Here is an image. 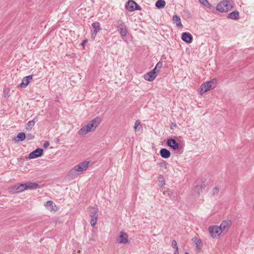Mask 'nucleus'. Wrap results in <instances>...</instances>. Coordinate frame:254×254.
I'll list each match as a JSON object with an SVG mask.
<instances>
[{
    "label": "nucleus",
    "instance_id": "obj_1",
    "mask_svg": "<svg viewBox=\"0 0 254 254\" xmlns=\"http://www.w3.org/2000/svg\"><path fill=\"white\" fill-rule=\"evenodd\" d=\"M100 122V118L98 117H96L93 120L90 121L86 126L83 127L79 129V134L85 135L89 132L93 131L98 126Z\"/></svg>",
    "mask_w": 254,
    "mask_h": 254
},
{
    "label": "nucleus",
    "instance_id": "obj_2",
    "mask_svg": "<svg viewBox=\"0 0 254 254\" xmlns=\"http://www.w3.org/2000/svg\"><path fill=\"white\" fill-rule=\"evenodd\" d=\"M90 161H85L75 165L73 169L69 172V176L73 178L77 175L81 174L83 171L87 170L89 167Z\"/></svg>",
    "mask_w": 254,
    "mask_h": 254
},
{
    "label": "nucleus",
    "instance_id": "obj_3",
    "mask_svg": "<svg viewBox=\"0 0 254 254\" xmlns=\"http://www.w3.org/2000/svg\"><path fill=\"white\" fill-rule=\"evenodd\" d=\"M232 8L233 5L231 1L229 0H224L218 3L216 9L219 12H224L228 11Z\"/></svg>",
    "mask_w": 254,
    "mask_h": 254
},
{
    "label": "nucleus",
    "instance_id": "obj_4",
    "mask_svg": "<svg viewBox=\"0 0 254 254\" xmlns=\"http://www.w3.org/2000/svg\"><path fill=\"white\" fill-rule=\"evenodd\" d=\"M217 84V81L215 79H213L206 81L201 85L200 93L201 94L214 88Z\"/></svg>",
    "mask_w": 254,
    "mask_h": 254
},
{
    "label": "nucleus",
    "instance_id": "obj_5",
    "mask_svg": "<svg viewBox=\"0 0 254 254\" xmlns=\"http://www.w3.org/2000/svg\"><path fill=\"white\" fill-rule=\"evenodd\" d=\"M116 26L120 35L122 37L126 36L127 35V26L125 23L121 20H118L116 21Z\"/></svg>",
    "mask_w": 254,
    "mask_h": 254
},
{
    "label": "nucleus",
    "instance_id": "obj_6",
    "mask_svg": "<svg viewBox=\"0 0 254 254\" xmlns=\"http://www.w3.org/2000/svg\"><path fill=\"white\" fill-rule=\"evenodd\" d=\"M90 216L91 217L90 224L92 227H94L97 223L98 219V209L95 207H92L90 210Z\"/></svg>",
    "mask_w": 254,
    "mask_h": 254
},
{
    "label": "nucleus",
    "instance_id": "obj_7",
    "mask_svg": "<svg viewBox=\"0 0 254 254\" xmlns=\"http://www.w3.org/2000/svg\"><path fill=\"white\" fill-rule=\"evenodd\" d=\"M209 232L212 238H217L220 236L222 232L219 226H212L209 227Z\"/></svg>",
    "mask_w": 254,
    "mask_h": 254
},
{
    "label": "nucleus",
    "instance_id": "obj_8",
    "mask_svg": "<svg viewBox=\"0 0 254 254\" xmlns=\"http://www.w3.org/2000/svg\"><path fill=\"white\" fill-rule=\"evenodd\" d=\"M156 76V71H155V69H152L144 75V78L147 81H152L155 79Z\"/></svg>",
    "mask_w": 254,
    "mask_h": 254
},
{
    "label": "nucleus",
    "instance_id": "obj_9",
    "mask_svg": "<svg viewBox=\"0 0 254 254\" xmlns=\"http://www.w3.org/2000/svg\"><path fill=\"white\" fill-rule=\"evenodd\" d=\"M232 222L230 220H225L223 221L219 228L221 232L222 233H226L231 225Z\"/></svg>",
    "mask_w": 254,
    "mask_h": 254
},
{
    "label": "nucleus",
    "instance_id": "obj_10",
    "mask_svg": "<svg viewBox=\"0 0 254 254\" xmlns=\"http://www.w3.org/2000/svg\"><path fill=\"white\" fill-rule=\"evenodd\" d=\"M92 26L94 29L92 32L91 38L94 40L97 33L101 29L100 27V24L98 22H95L92 24Z\"/></svg>",
    "mask_w": 254,
    "mask_h": 254
},
{
    "label": "nucleus",
    "instance_id": "obj_11",
    "mask_svg": "<svg viewBox=\"0 0 254 254\" xmlns=\"http://www.w3.org/2000/svg\"><path fill=\"white\" fill-rule=\"evenodd\" d=\"M117 241L119 244H127L128 242L127 235L124 232H121L119 238L117 239Z\"/></svg>",
    "mask_w": 254,
    "mask_h": 254
},
{
    "label": "nucleus",
    "instance_id": "obj_12",
    "mask_svg": "<svg viewBox=\"0 0 254 254\" xmlns=\"http://www.w3.org/2000/svg\"><path fill=\"white\" fill-rule=\"evenodd\" d=\"M43 150L42 148H37L31 152L29 155L30 159H34L41 156L42 155Z\"/></svg>",
    "mask_w": 254,
    "mask_h": 254
},
{
    "label": "nucleus",
    "instance_id": "obj_13",
    "mask_svg": "<svg viewBox=\"0 0 254 254\" xmlns=\"http://www.w3.org/2000/svg\"><path fill=\"white\" fill-rule=\"evenodd\" d=\"M33 79V76L32 75H30L24 77L22 80V82L20 85V86L21 88H25L29 84L30 81H31Z\"/></svg>",
    "mask_w": 254,
    "mask_h": 254
},
{
    "label": "nucleus",
    "instance_id": "obj_14",
    "mask_svg": "<svg viewBox=\"0 0 254 254\" xmlns=\"http://www.w3.org/2000/svg\"><path fill=\"white\" fill-rule=\"evenodd\" d=\"M182 39L187 43H190L192 41V36L190 33L184 32L182 34Z\"/></svg>",
    "mask_w": 254,
    "mask_h": 254
},
{
    "label": "nucleus",
    "instance_id": "obj_15",
    "mask_svg": "<svg viewBox=\"0 0 254 254\" xmlns=\"http://www.w3.org/2000/svg\"><path fill=\"white\" fill-rule=\"evenodd\" d=\"M167 145L171 147L173 150H176L179 148V143L173 138L169 139L167 142Z\"/></svg>",
    "mask_w": 254,
    "mask_h": 254
},
{
    "label": "nucleus",
    "instance_id": "obj_16",
    "mask_svg": "<svg viewBox=\"0 0 254 254\" xmlns=\"http://www.w3.org/2000/svg\"><path fill=\"white\" fill-rule=\"evenodd\" d=\"M137 3L133 0H129L126 5V8L129 11H133L135 10V6Z\"/></svg>",
    "mask_w": 254,
    "mask_h": 254
},
{
    "label": "nucleus",
    "instance_id": "obj_17",
    "mask_svg": "<svg viewBox=\"0 0 254 254\" xmlns=\"http://www.w3.org/2000/svg\"><path fill=\"white\" fill-rule=\"evenodd\" d=\"M24 185L25 190L36 189L39 186L37 183L32 182H27L24 183Z\"/></svg>",
    "mask_w": 254,
    "mask_h": 254
},
{
    "label": "nucleus",
    "instance_id": "obj_18",
    "mask_svg": "<svg viewBox=\"0 0 254 254\" xmlns=\"http://www.w3.org/2000/svg\"><path fill=\"white\" fill-rule=\"evenodd\" d=\"M227 18L235 20H238L240 18L239 11L236 10L232 11L228 14Z\"/></svg>",
    "mask_w": 254,
    "mask_h": 254
},
{
    "label": "nucleus",
    "instance_id": "obj_19",
    "mask_svg": "<svg viewBox=\"0 0 254 254\" xmlns=\"http://www.w3.org/2000/svg\"><path fill=\"white\" fill-rule=\"evenodd\" d=\"M160 154L162 157L165 159L169 158L171 156L170 151L166 148H162L160 151Z\"/></svg>",
    "mask_w": 254,
    "mask_h": 254
},
{
    "label": "nucleus",
    "instance_id": "obj_20",
    "mask_svg": "<svg viewBox=\"0 0 254 254\" xmlns=\"http://www.w3.org/2000/svg\"><path fill=\"white\" fill-rule=\"evenodd\" d=\"M205 188V185L202 184L201 185H196L193 188V191L197 194H199L200 192H202L203 190H204Z\"/></svg>",
    "mask_w": 254,
    "mask_h": 254
},
{
    "label": "nucleus",
    "instance_id": "obj_21",
    "mask_svg": "<svg viewBox=\"0 0 254 254\" xmlns=\"http://www.w3.org/2000/svg\"><path fill=\"white\" fill-rule=\"evenodd\" d=\"M13 190L16 192H21L25 190L24 184H21L18 185H15L13 187Z\"/></svg>",
    "mask_w": 254,
    "mask_h": 254
},
{
    "label": "nucleus",
    "instance_id": "obj_22",
    "mask_svg": "<svg viewBox=\"0 0 254 254\" xmlns=\"http://www.w3.org/2000/svg\"><path fill=\"white\" fill-rule=\"evenodd\" d=\"M165 4L166 2L164 0H158L155 3V6L158 8H164Z\"/></svg>",
    "mask_w": 254,
    "mask_h": 254
},
{
    "label": "nucleus",
    "instance_id": "obj_23",
    "mask_svg": "<svg viewBox=\"0 0 254 254\" xmlns=\"http://www.w3.org/2000/svg\"><path fill=\"white\" fill-rule=\"evenodd\" d=\"M172 20L174 22H175L176 23L177 26H182V24L181 23V18L179 16H178L177 15H174L173 16Z\"/></svg>",
    "mask_w": 254,
    "mask_h": 254
},
{
    "label": "nucleus",
    "instance_id": "obj_24",
    "mask_svg": "<svg viewBox=\"0 0 254 254\" xmlns=\"http://www.w3.org/2000/svg\"><path fill=\"white\" fill-rule=\"evenodd\" d=\"M158 185L160 187H163L165 185V181L164 177L160 175L158 178Z\"/></svg>",
    "mask_w": 254,
    "mask_h": 254
},
{
    "label": "nucleus",
    "instance_id": "obj_25",
    "mask_svg": "<svg viewBox=\"0 0 254 254\" xmlns=\"http://www.w3.org/2000/svg\"><path fill=\"white\" fill-rule=\"evenodd\" d=\"M134 130L135 132L139 131L141 129V122L139 120H136L134 123L133 127Z\"/></svg>",
    "mask_w": 254,
    "mask_h": 254
},
{
    "label": "nucleus",
    "instance_id": "obj_26",
    "mask_svg": "<svg viewBox=\"0 0 254 254\" xmlns=\"http://www.w3.org/2000/svg\"><path fill=\"white\" fill-rule=\"evenodd\" d=\"M26 137V135L24 132L19 133L17 135V141H22L24 140Z\"/></svg>",
    "mask_w": 254,
    "mask_h": 254
},
{
    "label": "nucleus",
    "instance_id": "obj_27",
    "mask_svg": "<svg viewBox=\"0 0 254 254\" xmlns=\"http://www.w3.org/2000/svg\"><path fill=\"white\" fill-rule=\"evenodd\" d=\"M194 242H195V245H196V247H197V248L198 250H200L202 247L201 241L200 239H197V238H195Z\"/></svg>",
    "mask_w": 254,
    "mask_h": 254
},
{
    "label": "nucleus",
    "instance_id": "obj_28",
    "mask_svg": "<svg viewBox=\"0 0 254 254\" xmlns=\"http://www.w3.org/2000/svg\"><path fill=\"white\" fill-rule=\"evenodd\" d=\"M35 122L34 120L30 121L28 122L26 125V129L30 130L34 126Z\"/></svg>",
    "mask_w": 254,
    "mask_h": 254
},
{
    "label": "nucleus",
    "instance_id": "obj_29",
    "mask_svg": "<svg viewBox=\"0 0 254 254\" xmlns=\"http://www.w3.org/2000/svg\"><path fill=\"white\" fill-rule=\"evenodd\" d=\"M162 65L163 64L162 62H158L153 69H155V71H156V73L158 72L160 69L162 68Z\"/></svg>",
    "mask_w": 254,
    "mask_h": 254
},
{
    "label": "nucleus",
    "instance_id": "obj_30",
    "mask_svg": "<svg viewBox=\"0 0 254 254\" xmlns=\"http://www.w3.org/2000/svg\"><path fill=\"white\" fill-rule=\"evenodd\" d=\"M199 2L205 6L209 7L210 4L207 0H199Z\"/></svg>",
    "mask_w": 254,
    "mask_h": 254
},
{
    "label": "nucleus",
    "instance_id": "obj_31",
    "mask_svg": "<svg viewBox=\"0 0 254 254\" xmlns=\"http://www.w3.org/2000/svg\"><path fill=\"white\" fill-rule=\"evenodd\" d=\"M172 246L175 249H179L177 245V243L176 240H174L172 242Z\"/></svg>",
    "mask_w": 254,
    "mask_h": 254
},
{
    "label": "nucleus",
    "instance_id": "obj_32",
    "mask_svg": "<svg viewBox=\"0 0 254 254\" xmlns=\"http://www.w3.org/2000/svg\"><path fill=\"white\" fill-rule=\"evenodd\" d=\"M160 165L161 167H163L165 169H167L168 164L167 162L164 161L163 162L160 163Z\"/></svg>",
    "mask_w": 254,
    "mask_h": 254
},
{
    "label": "nucleus",
    "instance_id": "obj_33",
    "mask_svg": "<svg viewBox=\"0 0 254 254\" xmlns=\"http://www.w3.org/2000/svg\"><path fill=\"white\" fill-rule=\"evenodd\" d=\"M53 201L51 200H48L46 202L45 206H51L53 205Z\"/></svg>",
    "mask_w": 254,
    "mask_h": 254
},
{
    "label": "nucleus",
    "instance_id": "obj_34",
    "mask_svg": "<svg viewBox=\"0 0 254 254\" xmlns=\"http://www.w3.org/2000/svg\"><path fill=\"white\" fill-rule=\"evenodd\" d=\"M219 192V189L218 188H215L213 189L212 192L213 194H216Z\"/></svg>",
    "mask_w": 254,
    "mask_h": 254
},
{
    "label": "nucleus",
    "instance_id": "obj_35",
    "mask_svg": "<svg viewBox=\"0 0 254 254\" xmlns=\"http://www.w3.org/2000/svg\"><path fill=\"white\" fill-rule=\"evenodd\" d=\"M34 137V136L31 134H28L26 136V138L28 139H32Z\"/></svg>",
    "mask_w": 254,
    "mask_h": 254
},
{
    "label": "nucleus",
    "instance_id": "obj_36",
    "mask_svg": "<svg viewBox=\"0 0 254 254\" xmlns=\"http://www.w3.org/2000/svg\"><path fill=\"white\" fill-rule=\"evenodd\" d=\"M50 145V143L48 141H46L44 144H43V147L45 148H47Z\"/></svg>",
    "mask_w": 254,
    "mask_h": 254
},
{
    "label": "nucleus",
    "instance_id": "obj_37",
    "mask_svg": "<svg viewBox=\"0 0 254 254\" xmlns=\"http://www.w3.org/2000/svg\"><path fill=\"white\" fill-rule=\"evenodd\" d=\"M87 40H84L81 43V45L84 47L85 44L87 43Z\"/></svg>",
    "mask_w": 254,
    "mask_h": 254
},
{
    "label": "nucleus",
    "instance_id": "obj_38",
    "mask_svg": "<svg viewBox=\"0 0 254 254\" xmlns=\"http://www.w3.org/2000/svg\"><path fill=\"white\" fill-rule=\"evenodd\" d=\"M134 8H135V10H140L141 9L140 7L137 4V5H135Z\"/></svg>",
    "mask_w": 254,
    "mask_h": 254
},
{
    "label": "nucleus",
    "instance_id": "obj_39",
    "mask_svg": "<svg viewBox=\"0 0 254 254\" xmlns=\"http://www.w3.org/2000/svg\"><path fill=\"white\" fill-rule=\"evenodd\" d=\"M174 254H179V249H175V251L174 252Z\"/></svg>",
    "mask_w": 254,
    "mask_h": 254
},
{
    "label": "nucleus",
    "instance_id": "obj_40",
    "mask_svg": "<svg viewBox=\"0 0 254 254\" xmlns=\"http://www.w3.org/2000/svg\"><path fill=\"white\" fill-rule=\"evenodd\" d=\"M185 254H189L188 252H186Z\"/></svg>",
    "mask_w": 254,
    "mask_h": 254
},
{
    "label": "nucleus",
    "instance_id": "obj_41",
    "mask_svg": "<svg viewBox=\"0 0 254 254\" xmlns=\"http://www.w3.org/2000/svg\"><path fill=\"white\" fill-rule=\"evenodd\" d=\"M173 126H176V124H173Z\"/></svg>",
    "mask_w": 254,
    "mask_h": 254
},
{
    "label": "nucleus",
    "instance_id": "obj_42",
    "mask_svg": "<svg viewBox=\"0 0 254 254\" xmlns=\"http://www.w3.org/2000/svg\"><path fill=\"white\" fill-rule=\"evenodd\" d=\"M173 126H176V124H173Z\"/></svg>",
    "mask_w": 254,
    "mask_h": 254
}]
</instances>
